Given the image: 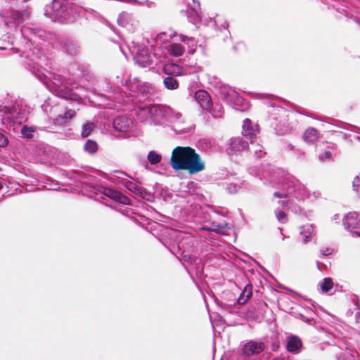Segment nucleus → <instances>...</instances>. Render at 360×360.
Returning <instances> with one entry per match:
<instances>
[{
	"label": "nucleus",
	"instance_id": "f257e3e1",
	"mask_svg": "<svg viewBox=\"0 0 360 360\" xmlns=\"http://www.w3.org/2000/svg\"><path fill=\"white\" fill-rule=\"evenodd\" d=\"M170 164L174 170H188L191 174L205 169L200 156L191 147L177 146L174 148Z\"/></svg>",
	"mask_w": 360,
	"mask_h": 360
},
{
	"label": "nucleus",
	"instance_id": "f03ea898",
	"mask_svg": "<svg viewBox=\"0 0 360 360\" xmlns=\"http://www.w3.org/2000/svg\"><path fill=\"white\" fill-rule=\"evenodd\" d=\"M253 97L259 99H269L270 103L267 106L266 112L269 114V120L272 121L271 126L275 129L281 127L283 122L285 121V116L288 114L285 108L278 105V101L272 99L273 96L266 94L250 93Z\"/></svg>",
	"mask_w": 360,
	"mask_h": 360
},
{
	"label": "nucleus",
	"instance_id": "7ed1b4c3",
	"mask_svg": "<svg viewBox=\"0 0 360 360\" xmlns=\"http://www.w3.org/2000/svg\"><path fill=\"white\" fill-rule=\"evenodd\" d=\"M49 7L52 17L61 23H71L77 19L76 10L65 0H53Z\"/></svg>",
	"mask_w": 360,
	"mask_h": 360
},
{
	"label": "nucleus",
	"instance_id": "20e7f679",
	"mask_svg": "<svg viewBox=\"0 0 360 360\" xmlns=\"http://www.w3.org/2000/svg\"><path fill=\"white\" fill-rule=\"evenodd\" d=\"M282 186L285 193L275 192L274 196L277 198H286L289 195L295 194L297 198L303 196L307 193L305 186L296 178L292 176H286L282 181Z\"/></svg>",
	"mask_w": 360,
	"mask_h": 360
},
{
	"label": "nucleus",
	"instance_id": "39448f33",
	"mask_svg": "<svg viewBox=\"0 0 360 360\" xmlns=\"http://www.w3.org/2000/svg\"><path fill=\"white\" fill-rule=\"evenodd\" d=\"M129 51L133 55L135 63L141 68L153 65L156 60L155 55L149 53L148 50L143 46L134 45L129 48Z\"/></svg>",
	"mask_w": 360,
	"mask_h": 360
},
{
	"label": "nucleus",
	"instance_id": "423d86ee",
	"mask_svg": "<svg viewBox=\"0 0 360 360\" xmlns=\"http://www.w3.org/2000/svg\"><path fill=\"white\" fill-rule=\"evenodd\" d=\"M152 120L153 125L161 124L162 121L172 120L171 115L173 109L168 105L162 104H151Z\"/></svg>",
	"mask_w": 360,
	"mask_h": 360
},
{
	"label": "nucleus",
	"instance_id": "0eeeda50",
	"mask_svg": "<svg viewBox=\"0 0 360 360\" xmlns=\"http://www.w3.org/2000/svg\"><path fill=\"white\" fill-rule=\"evenodd\" d=\"M32 73L41 82L47 86L52 83L56 86L62 84L63 77L61 75L50 71L49 69H34Z\"/></svg>",
	"mask_w": 360,
	"mask_h": 360
},
{
	"label": "nucleus",
	"instance_id": "6e6552de",
	"mask_svg": "<svg viewBox=\"0 0 360 360\" xmlns=\"http://www.w3.org/2000/svg\"><path fill=\"white\" fill-rule=\"evenodd\" d=\"M345 229L360 237V214L356 212L347 214L342 219Z\"/></svg>",
	"mask_w": 360,
	"mask_h": 360
},
{
	"label": "nucleus",
	"instance_id": "1a4fd4ad",
	"mask_svg": "<svg viewBox=\"0 0 360 360\" xmlns=\"http://www.w3.org/2000/svg\"><path fill=\"white\" fill-rule=\"evenodd\" d=\"M19 111L18 105L15 103L0 105V113L2 116V123L4 124L5 120L11 122L13 120L18 119L19 117Z\"/></svg>",
	"mask_w": 360,
	"mask_h": 360
},
{
	"label": "nucleus",
	"instance_id": "9d476101",
	"mask_svg": "<svg viewBox=\"0 0 360 360\" xmlns=\"http://www.w3.org/2000/svg\"><path fill=\"white\" fill-rule=\"evenodd\" d=\"M167 75L163 80L165 86L169 90L176 89L179 86L178 82L174 78V76H180L184 74V69H163Z\"/></svg>",
	"mask_w": 360,
	"mask_h": 360
},
{
	"label": "nucleus",
	"instance_id": "9b49d317",
	"mask_svg": "<svg viewBox=\"0 0 360 360\" xmlns=\"http://www.w3.org/2000/svg\"><path fill=\"white\" fill-rule=\"evenodd\" d=\"M248 148V143L242 137H235L230 140L227 149L229 155H238L241 152Z\"/></svg>",
	"mask_w": 360,
	"mask_h": 360
},
{
	"label": "nucleus",
	"instance_id": "f8f14e48",
	"mask_svg": "<svg viewBox=\"0 0 360 360\" xmlns=\"http://www.w3.org/2000/svg\"><path fill=\"white\" fill-rule=\"evenodd\" d=\"M300 117H301L300 114L295 112H288L285 116V121L281 124V131L285 133L296 129Z\"/></svg>",
	"mask_w": 360,
	"mask_h": 360
},
{
	"label": "nucleus",
	"instance_id": "ddd939ff",
	"mask_svg": "<svg viewBox=\"0 0 360 360\" xmlns=\"http://www.w3.org/2000/svg\"><path fill=\"white\" fill-rule=\"evenodd\" d=\"M22 35L27 40V47L30 49L31 46L35 42V39L40 38L42 35V31L35 28L24 26L21 29Z\"/></svg>",
	"mask_w": 360,
	"mask_h": 360
},
{
	"label": "nucleus",
	"instance_id": "4468645a",
	"mask_svg": "<svg viewBox=\"0 0 360 360\" xmlns=\"http://www.w3.org/2000/svg\"><path fill=\"white\" fill-rule=\"evenodd\" d=\"M264 349V345L263 342L253 340L248 341L242 347L243 354L246 356L258 354Z\"/></svg>",
	"mask_w": 360,
	"mask_h": 360
},
{
	"label": "nucleus",
	"instance_id": "2eb2a0df",
	"mask_svg": "<svg viewBox=\"0 0 360 360\" xmlns=\"http://www.w3.org/2000/svg\"><path fill=\"white\" fill-rule=\"evenodd\" d=\"M101 193L109 198L123 205H129L130 202V200L127 196L112 188L104 187L102 188Z\"/></svg>",
	"mask_w": 360,
	"mask_h": 360
},
{
	"label": "nucleus",
	"instance_id": "dca6fc26",
	"mask_svg": "<svg viewBox=\"0 0 360 360\" xmlns=\"http://www.w3.org/2000/svg\"><path fill=\"white\" fill-rule=\"evenodd\" d=\"M137 117L141 122H145L150 126L153 125L152 120V108L150 105L139 107L136 112Z\"/></svg>",
	"mask_w": 360,
	"mask_h": 360
},
{
	"label": "nucleus",
	"instance_id": "f3484780",
	"mask_svg": "<svg viewBox=\"0 0 360 360\" xmlns=\"http://www.w3.org/2000/svg\"><path fill=\"white\" fill-rule=\"evenodd\" d=\"M132 127V121L127 117H117L113 121V127L119 131H127Z\"/></svg>",
	"mask_w": 360,
	"mask_h": 360
},
{
	"label": "nucleus",
	"instance_id": "a211bd4d",
	"mask_svg": "<svg viewBox=\"0 0 360 360\" xmlns=\"http://www.w3.org/2000/svg\"><path fill=\"white\" fill-rule=\"evenodd\" d=\"M117 22L120 26L126 27L129 30H132L137 24L133 16L127 12H122L120 15Z\"/></svg>",
	"mask_w": 360,
	"mask_h": 360
},
{
	"label": "nucleus",
	"instance_id": "6ab92c4d",
	"mask_svg": "<svg viewBox=\"0 0 360 360\" xmlns=\"http://www.w3.org/2000/svg\"><path fill=\"white\" fill-rule=\"evenodd\" d=\"M195 100L199 103L201 108L205 110L210 108V103H212L210 96L204 90H199L195 93Z\"/></svg>",
	"mask_w": 360,
	"mask_h": 360
},
{
	"label": "nucleus",
	"instance_id": "aec40b11",
	"mask_svg": "<svg viewBox=\"0 0 360 360\" xmlns=\"http://www.w3.org/2000/svg\"><path fill=\"white\" fill-rule=\"evenodd\" d=\"M300 234L302 236V242L307 244L314 236V229L312 224H307L300 227Z\"/></svg>",
	"mask_w": 360,
	"mask_h": 360
},
{
	"label": "nucleus",
	"instance_id": "412c9836",
	"mask_svg": "<svg viewBox=\"0 0 360 360\" xmlns=\"http://www.w3.org/2000/svg\"><path fill=\"white\" fill-rule=\"evenodd\" d=\"M172 120L165 121V122L174 124L176 125L177 128H174V131L176 133H185L187 131L186 128L181 127L180 125L184 123L182 115L179 112H176L173 110V112L171 115Z\"/></svg>",
	"mask_w": 360,
	"mask_h": 360
},
{
	"label": "nucleus",
	"instance_id": "4be33fe9",
	"mask_svg": "<svg viewBox=\"0 0 360 360\" xmlns=\"http://www.w3.org/2000/svg\"><path fill=\"white\" fill-rule=\"evenodd\" d=\"M189 8L188 10V20L194 24L198 23L200 21V17L199 13L198 11V8H200V2L196 1L195 4L191 5L188 6Z\"/></svg>",
	"mask_w": 360,
	"mask_h": 360
},
{
	"label": "nucleus",
	"instance_id": "5701e85b",
	"mask_svg": "<svg viewBox=\"0 0 360 360\" xmlns=\"http://www.w3.org/2000/svg\"><path fill=\"white\" fill-rule=\"evenodd\" d=\"M302 346L300 339L296 336H291L288 338L286 344V348L288 352L297 353Z\"/></svg>",
	"mask_w": 360,
	"mask_h": 360
},
{
	"label": "nucleus",
	"instance_id": "b1692460",
	"mask_svg": "<svg viewBox=\"0 0 360 360\" xmlns=\"http://www.w3.org/2000/svg\"><path fill=\"white\" fill-rule=\"evenodd\" d=\"M168 53L175 57H179L183 55L185 51L184 45L172 41L167 47Z\"/></svg>",
	"mask_w": 360,
	"mask_h": 360
},
{
	"label": "nucleus",
	"instance_id": "393cba45",
	"mask_svg": "<svg viewBox=\"0 0 360 360\" xmlns=\"http://www.w3.org/2000/svg\"><path fill=\"white\" fill-rule=\"evenodd\" d=\"M174 34L175 33L167 34L166 32L158 34L155 39V46L158 49H161L165 46H166L167 43L169 42V40Z\"/></svg>",
	"mask_w": 360,
	"mask_h": 360
},
{
	"label": "nucleus",
	"instance_id": "a878e982",
	"mask_svg": "<svg viewBox=\"0 0 360 360\" xmlns=\"http://www.w3.org/2000/svg\"><path fill=\"white\" fill-rule=\"evenodd\" d=\"M243 134L249 139L256 138L255 131L252 126L250 120L245 119L243 124Z\"/></svg>",
	"mask_w": 360,
	"mask_h": 360
},
{
	"label": "nucleus",
	"instance_id": "bb28decb",
	"mask_svg": "<svg viewBox=\"0 0 360 360\" xmlns=\"http://www.w3.org/2000/svg\"><path fill=\"white\" fill-rule=\"evenodd\" d=\"M319 132L313 127L308 128L304 133L303 139L307 143H314L319 138Z\"/></svg>",
	"mask_w": 360,
	"mask_h": 360
},
{
	"label": "nucleus",
	"instance_id": "cd10ccee",
	"mask_svg": "<svg viewBox=\"0 0 360 360\" xmlns=\"http://www.w3.org/2000/svg\"><path fill=\"white\" fill-rule=\"evenodd\" d=\"M250 151H253L257 158H262L265 154L263 150V146L255 139V140L250 139V147L248 146Z\"/></svg>",
	"mask_w": 360,
	"mask_h": 360
},
{
	"label": "nucleus",
	"instance_id": "c85d7f7f",
	"mask_svg": "<svg viewBox=\"0 0 360 360\" xmlns=\"http://www.w3.org/2000/svg\"><path fill=\"white\" fill-rule=\"evenodd\" d=\"M63 50L70 55H76L79 51V46L74 42L68 41L64 44Z\"/></svg>",
	"mask_w": 360,
	"mask_h": 360
},
{
	"label": "nucleus",
	"instance_id": "c756f323",
	"mask_svg": "<svg viewBox=\"0 0 360 360\" xmlns=\"http://www.w3.org/2000/svg\"><path fill=\"white\" fill-rule=\"evenodd\" d=\"M252 295V286L246 285L242 292L240 293L238 302L239 304L245 303L249 298L251 297Z\"/></svg>",
	"mask_w": 360,
	"mask_h": 360
},
{
	"label": "nucleus",
	"instance_id": "7c9ffc66",
	"mask_svg": "<svg viewBox=\"0 0 360 360\" xmlns=\"http://www.w3.org/2000/svg\"><path fill=\"white\" fill-rule=\"evenodd\" d=\"M147 160L152 165L159 164L162 160V155L155 150H150L147 155Z\"/></svg>",
	"mask_w": 360,
	"mask_h": 360
},
{
	"label": "nucleus",
	"instance_id": "2f4dec72",
	"mask_svg": "<svg viewBox=\"0 0 360 360\" xmlns=\"http://www.w3.org/2000/svg\"><path fill=\"white\" fill-rule=\"evenodd\" d=\"M180 41L182 42L184 45L187 46L188 51L193 53L195 51L193 47L195 46V41L193 38L188 37L186 36L180 35Z\"/></svg>",
	"mask_w": 360,
	"mask_h": 360
},
{
	"label": "nucleus",
	"instance_id": "473e14b6",
	"mask_svg": "<svg viewBox=\"0 0 360 360\" xmlns=\"http://www.w3.org/2000/svg\"><path fill=\"white\" fill-rule=\"evenodd\" d=\"M127 187L129 191L134 193L136 195L142 197L143 198H146V195H148L147 192L145 190H143L141 188H139L137 186H136L133 183H131V182L129 183L127 185Z\"/></svg>",
	"mask_w": 360,
	"mask_h": 360
},
{
	"label": "nucleus",
	"instance_id": "72a5a7b5",
	"mask_svg": "<svg viewBox=\"0 0 360 360\" xmlns=\"http://www.w3.org/2000/svg\"><path fill=\"white\" fill-rule=\"evenodd\" d=\"M323 292H328L333 286V282L330 278H325L319 284Z\"/></svg>",
	"mask_w": 360,
	"mask_h": 360
},
{
	"label": "nucleus",
	"instance_id": "f704fd0d",
	"mask_svg": "<svg viewBox=\"0 0 360 360\" xmlns=\"http://www.w3.org/2000/svg\"><path fill=\"white\" fill-rule=\"evenodd\" d=\"M214 117H220L222 115V107L221 105H212L210 103V108L207 110Z\"/></svg>",
	"mask_w": 360,
	"mask_h": 360
},
{
	"label": "nucleus",
	"instance_id": "c9c22d12",
	"mask_svg": "<svg viewBox=\"0 0 360 360\" xmlns=\"http://www.w3.org/2000/svg\"><path fill=\"white\" fill-rule=\"evenodd\" d=\"M84 148L85 151L89 153H94L98 149V145L95 141L92 140H88L86 142Z\"/></svg>",
	"mask_w": 360,
	"mask_h": 360
},
{
	"label": "nucleus",
	"instance_id": "e433bc0d",
	"mask_svg": "<svg viewBox=\"0 0 360 360\" xmlns=\"http://www.w3.org/2000/svg\"><path fill=\"white\" fill-rule=\"evenodd\" d=\"M35 131V128L32 127L23 126L21 129V134L24 138L31 139L33 137V134Z\"/></svg>",
	"mask_w": 360,
	"mask_h": 360
},
{
	"label": "nucleus",
	"instance_id": "4c0bfd02",
	"mask_svg": "<svg viewBox=\"0 0 360 360\" xmlns=\"http://www.w3.org/2000/svg\"><path fill=\"white\" fill-rule=\"evenodd\" d=\"M13 18L17 21V22H21L24 20L25 18H27L28 16V13L27 11H13Z\"/></svg>",
	"mask_w": 360,
	"mask_h": 360
},
{
	"label": "nucleus",
	"instance_id": "58836bf2",
	"mask_svg": "<svg viewBox=\"0 0 360 360\" xmlns=\"http://www.w3.org/2000/svg\"><path fill=\"white\" fill-rule=\"evenodd\" d=\"M94 128V124L92 122H87L82 126V136L87 137L90 135L91 132Z\"/></svg>",
	"mask_w": 360,
	"mask_h": 360
},
{
	"label": "nucleus",
	"instance_id": "ea45409f",
	"mask_svg": "<svg viewBox=\"0 0 360 360\" xmlns=\"http://www.w3.org/2000/svg\"><path fill=\"white\" fill-rule=\"evenodd\" d=\"M75 112L70 110L65 112L64 115H58L56 117L58 122H66L68 119L72 118L74 116Z\"/></svg>",
	"mask_w": 360,
	"mask_h": 360
},
{
	"label": "nucleus",
	"instance_id": "a19ab883",
	"mask_svg": "<svg viewBox=\"0 0 360 360\" xmlns=\"http://www.w3.org/2000/svg\"><path fill=\"white\" fill-rule=\"evenodd\" d=\"M333 153L330 150H326L319 154V158L320 161H328L333 159Z\"/></svg>",
	"mask_w": 360,
	"mask_h": 360
},
{
	"label": "nucleus",
	"instance_id": "79ce46f5",
	"mask_svg": "<svg viewBox=\"0 0 360 360\" xmlns=\"http://www.w3.org/2000/svg\"><path fill=\"white\" fill-rule=\"evenodd\" d=\"M276 215L278 221L280 223L285 224L287 222V214L284 212L279 210L276 212Z\"/></svg>",
	"mask_w": 360,
	"mask_h": 360
},
{
	"label": "nucleus",
	"instance_id": "37998d69",
	"mask_svg": "<svg viewBox=\"0 0 360 360\" xmlns=\"http://www.w3.org/2000/svg\"><path fill=\"white\" fill-rule=\"evenodd\" d=\"M352 184L354 190L360 196V174L354 179Z\"/></svg>",
	"mask_w": 360,
	"mask_h": 360
},
{
	"label": "nucleus",
	"instance_id": "c03bdc74",
	"mask_svg": "<svg viewBox=\"0 0 360 360\" xmlns=\"http://www.w3.org/2000/svg\"><path fill=\"white\" fill-rule=\"evenodd\" d=\"M226 190L228 193L233 194L238 192V187L235 184H230L229 185L227 186Z\"/></svg>",
	"mask_w": 360,
	"mask_h": 360
},
{
	"label": "nucleus",
	"instance_id": "a18cd8bd",
	"mask_svg": "<svg viewBox=\"0 0 360 360\" xmlns=\"http://www.w3.org/2000/svg\"><path fill=\"white\" fill-rule=\"evenodd\" d=\"M8 139L0 132V147H5L8 145Z\"/></svg>",
	"mask_w": 360,
	"mask_h": 360
},
{
	"label": "nucleus",
	"instance_id": "49530a36",
	"mask_svg": "<svg viewBox=\"0 0 360 360\" xmlns=\"http://www.w3.org/2000/svg\"><path fill=\"white\" fill-rule=\"evenodd\" d=\"M333 250L330 248H321L320 252L323 256H328L332 254Z\"/></svg>",
	"mask_w": 360,
	"mask_h": 360
},
{
	"label": "nucleus",
	"instance_id": "de8ad7c7",
	"mask_svg": "<svg viewBox=\"0 0 360 360\" xmlns=\"http://www.w3.org/2000/svg\"><path fill=\"white\" fill-rule=\"evenodd\" d=\"M341 219V217L339 214H335L333 215L332 220L335 223H338Z\"/></svg>",
	"mask_w": 360,
	"mask_h": 360
},
{
	"label": "nucleus",
	"instance_id": "09e8293b",
	"mask_svg": "<svg viewBox=\"0 0 360 360\" xmlns=\"http://www.w3.org/2000/svg\"><path fill=\"white\" fill-rule=\"evenodd\" d=\"M352 127V131L360 134V129L359 128H358L356 127H354V126ZM356 139L360 141V136H356Z\"/></svg>",
	"mask_w": 360,
	"mask_h": 360
},
{
	"label": "nucleus",
	"instance_id": "8fccbe9b",
	"mask_svg": "<svg viewBox=\"0 0 360 360\" xmlns=\"http://www.w3.org/2000/svg\"><path fill=\"white\" fill-rule=\"evenodd\" d=\"M274 360H290L289 357H281V358H277V359H275Z\"/></svg>",
	"mask_w": 360,
	"mask_h": 360
},
{
	"label": "nucleus",
	"instance_id": "3c124183",
	"mask_svg": "<svg viewBox=\"0 0 360 360\" xmlns=\"http://www.w3.org/2000/svg\"><path fill=\"white\" fill-rule=\"evenodd\" d=\"M288 148L289 149H290V150H293L294 146H293L292 144H289V145L288 146Z\"/></svg>",
	"mask_w": 360,
	"mask_h": 360
},
{
	"label": "nucleus",
	"instance_id": "603ef678",
	"mask_svg": "<svg viewBox=\"0 0 360 360\" xmlns=\"http://www.w3.org/2000/svg\"><path fill=\"white\" fill-rule=\"evenodd\" d=\"M129 83H130V84H131L130 87H131V88H133V85H132V79L129 78Z\"/></svg>",
	"mask_w": 360,
	"mask_h": 360
},
{
	"label": "nucleus",
	"instance_id": "864d4df0",
	"mask_svg": "<svg viewBox=\"0 0 360 360\" xmlns=\"http://www.w3.org/2000/svg\"><path fill=\"white\" fill-rule=\"evenodd\" d=\"M2 188H3L2 184L0 182V190L2 189Z\"/></svg>",
	"mask_w": 360,
	"mask_h": 360
},
{
	"label": "nucleus",
	"instance_id": "5fc2aeb1",
	"mask_svg": "<svg viewBox=\"0 0 360 360\" xmlns=\"http://www.w3.org/2000/svg\"><path fill=\"white\" fill-rule=\"evenodd\" d=\"M143 92H149V89L144 90Z\"/></svg>",
	"mask_w": 360,
	"mask_h": 360
},
{
	"label": "nucleus",
	"instance_id": "6e6d98bb",
	"mask_svg": "<svg viewBox=\"0 0 360 360\" xmlns=\"http://www.w3.org/2000/svg\"><path fill=\"white\" fill-rule=\"evenodd\" d=\"M133 80H134V81H136V77H134V78H133Z\"/></svg>",
	"mask_w": 360,
	"mask_h": 360
}]
</instances>
